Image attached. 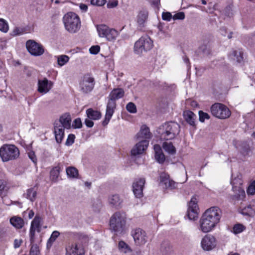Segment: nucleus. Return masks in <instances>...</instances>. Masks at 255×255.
<instances>
[{"mask_svg": "<svg viewBox=\"0 0 255 255\" xmlns=\"http://www.w3.org/2000/svg\"><path fill=\"white\" fill-rule=\"evenodd\" d=\"M22 243V240H14L13 246L15 249L18 248Z\"/></svg>", "mask_w": 255, "mask_h": 255, "instance_id": "obj_56", "label": "nucleus"}, {"mask_svg": "<svg viewBox=\"0 0 255 255\" xmlns=\"http://www.w3.org/2000/svg\"><path fill=\"white\" fill-rule=\"evenodd\" d=\"M95 80L94 78L89 75H85L80 81V91L83 94H88L93 90Z\"/></svg>", "mask_w": 255, "mask_h": 255, "instance_id": "obj_9", "label": "nucleus"}, {"mask_svg": "<svg viewBox=\"0 0 255 255\" xmlns=\"http://www.w3.org/2000/svg\"><path fill=\"white\" fill-rule=\"evenodd\" d=\"M180 132V126L175 122H168L160 126L157 129L160 139L168 140L174 139Z\"/></svg>", "mask_w": 255, "mask_h": 255, "instance_id": "obj_2", "label": "nucleus"}, {"mask_svg": "<svg viewBox=\"0 0 255 255\" xmlns=\"http://www.w3.org/2000/svg\"><path fill=\"white\" fill-rule=\"evenodd\" d=\"M7 231V229L6 227L0 226V236L4 234Z\"/></svg>", "mask_w": 255, "mask_h": 255, "instance_id": "obj_59", "label": "nucleus"}, {"mask_svg": "<svg viewBox=\"0 0 255 255\" xmlns=\"http://www.w3.org/2000/svg\"><path fill=\"white\" fill-rule=\"evenodd\" d=\"M26 47L28 51L35 56H39L44 52V49L42 45L37 43L33 40H28L26 43Z\"/></svg>", "mask_w": 255, "mask_h": 255, "instance_id": "obj_10", "label": "nucleus"}, {"mask_svg": "<svg viewBox=\"0 0 255 255\" xmlns=\"http://www.w3.org/2000/svg\"><path fill=\"white\" fill-rule=\"evenodd\" d=\"M10 223L17 229H21L24 224L23 220L19 217L13 216L10 219Z\"/></svg>", "mask_w": 255, "mask_h": 255, "instance_id": "obj_27", "label": "nucleus"}, {"mask_svg": "<svg viewBox=\"0 0 255 255\" xmlns=\"http://www.w3.org/2000/svg\"><path fill=\"white\" fill-rule=\"evenodd\" d=\"M80 8L81 10L83 11H86L88 8V7L85 4H81L80 5Z\"/></svg>", "mask_w": 255, "mask_h": 255, "instance_id": "obj_60", "label": "nucleus"}, {"mask_svg": "<svg viewBox=\"0 0 255 255\" xmlns=\"http://www.w3.org/2000/svg\"><path fill=\"white\" fill-rule=\"evenodd\" d=\"M37 192L34 188H31L27 190L24 194L25 197L30 201L33 202L36 199Z\"/></svg>", "mask_w": 255, "mask_h": 255, "instance_id": "obj_33", "label": "nucleus"}, {"mask_svg": "<svg viewBox=\"0 0 255 255\" xmlns=\"http://www.w3.org/2000/svg\"><path fill=\"white\" fill-rule=\"evenodd\" d=\"M131 150V154L136 155L142 154L147 148L149 141L148 140H140Z\"/></svg>", "mask_w": 255, "mask_h": 255, "instance_id": "obj_18", "label": "nucleus"}, {"mask_svg": "<svg viewBox=\"0 0 255 255\" xmlns=\"http://www.w3.org/2000/svg\"><path fill=\"white\" fill-rule=\"evenodd\" d=\"M91 2L93 5L102 6L105 3V0H91Z\"/></svg>", "mask_w": 255, "mask_h": 255, "instance_id": "obj_51", "label": "nucleus"}, {"mask_svg": "<svg viewBox=\"0 0 255 255\" xmlns=\"http://www.w3.org/2000/svg\"><path fill=\"white\" fill-rule=\"evenodd\" d=\"M96 28L99 36L105 38L109 41H115L119 35V32L117 30L105 24L97 25Z\"/></svg>", "mask_w": 255, "mask_h": 255, "instance_id": "obj_6", "label": "nucleus"}, {"mask_svg": "<svg viewBox=\"0 0 255 255\" xmlns=\"http://www.w3.org/2000/svg\"><path fill=\"white\" fill-rule=\"evenodd\" d=\"M247 192L249 195H254L255 194V180L250 185Z\"/></svg>", "mask_w": 255, "mask_h": 255, "instance_id": "obj_44", "label": "nucleus"}, {"mask_svg": "<svg viewBox=\"0 0 255 255\" xmlns=\"http://www.w3.org/2000/svg\"><path fill=\"white\" fill-rule=\"evenodd\" d=\"M126 109L128 112L131 113H135L136 112V106L133 103H128L126 106Z\"/></svg>", "mask_w": 255, "mask_h": 255, "instance_id": "obj_40", "label": "nucleus"}, {"mask_svg": "<svg viewBox=\"0 0 255 255\" xmlns=\"http://www.w3.org/2000/svg\"><path fill=\"white\" fill-rule=\"evenodd\" d=\"M151 137V133L149 128L145 125L141 126L139 131L136 134L138 140H147Z\"/></svg>", "mask_w": 255, "mask_h": 255, "instance_id": "obj_20", "label": "nucleus"}, {"mask_svg": "<svg viewBox=\"0 0 255 255\" xmlns=\"http://www.w3.org/2000/svg\"><path fill=\"white\" fill-rule=\"evenodd\" d=\"M60 233L58 231H55L53 232L50 238L49 239H56L60 236Z\"/></svg>", "mask_w": 255, "mask_h": 255, "instance_id": "obj_54", "label": "nucleus"}, {"mask_svg": "<svg viewBox=\"0 0 255 255\" xmlns=\"http://www.w3.org/2000/svg\"><path fill=\"white\" fill-rule=\"evenodd\" d=\"M19 30L18 29H15L13 31V35H16L19 34L18 31Z\"/></svg>", "mask_w": 255, "mask_h": 255, "instance_id": "obj_64", "label": "nucleus"}, {"mask_svg": "<svg viewBox=\"0 0 255 255\" xmlns=\"http://www.w3.org/2000/svg\"><path fill=\"white\" fill-rule=\"evenodd\" d=\"M60 170V167L59 166H56L51 169L50 172V179L51 181L57 182Z\"/></svg>", "mask_w": 255, "mask_h": 255, "instance_id": "obj_30", "label": "nucleus"}, {"mask_svg": "<svg viewBox=\"0 0 255 255\" xmlns=\"http://www.w3.org/2000/svg\"><path fill=\"white\" fill-rule=\"evenodd\" d=\"M86 115L87 118L92 120H99L102 116L100 112L96 110H94L91 108L88 109L86 110Z\"/></svg>", "mask_w": 255, "mask_h": 255, "instance_id": "obj_28", "label": "nucleus"}, {"mask_svg": "<svg viewBox=\"0 0 255 255\" xmlns=\"http://www.w3.org/2000/svg\"><path fill=\"white\" fill-rule=\"evenodd\" d=\"M183 115L185 120L187 123L192 126L195 125V121L196 116L192 112L190 111H184Z\"/></svg>", "mask_w": 255, "mask_h": 255, "instance_id": "obj_26", "label": "nucleus"}, {"mask_svg": "<svg viewBox=\"0 0 255 255\" xmlns=\"http://www.w3.org/2000/svg\"><path fill=\"white\" fill-rule=\"evenodd\" d=\"M162 148L165 152L170 154H175L176 151V148L171 142H164L162 144Z\"/></svg>", "mask_w": 255, "mask_h": 255, "instance_id": "obj_31", "label": "nucleus"}, {"mask_svg": "<svg viewBox=\"0 0 255 255\" xmlns=\"http://www.w3.org/2000/svg\"><path fill=\"white\" fill-rule=\"evenodd\" d=\"M130 235L133 239H144L147 237L145 231L140 228H135L132 230Z\"/></svg>", "mask_w": 255, "mask_h": 255, "instance_id": "obj_24", "label": "nucleus"}, {"mask_svg": "<svg viewBox=\"0 0 255 255\" xmlns=\"http://www.w3.org/2000/svg\"><path fill=\"white\" fill-rule=\"evenodd\" d=\"M119 249L121 252L125 254L131 252V249L129 246L122 240L119 243Z\"/></svg>", "mask_w": 255, "mask_h": 255, "instance_id": "obj_35", "label": "nucleus"}, {"mask_svg": "<svg viewBox=\"0 0 255 255\" xmlns=\"http://www.w3.org/2000/svg\"><path fill=\"white\" fill-rule=\"evenodd\" d=\"M199 120L201 122H204L205 120L210 119V116L208 114L203 112L202 111L199 112Z\"/></svg>", "mask_w": 255, "mask_h": 255, "instance_id": "obj_41", "label": "nucleus"}, {"mask_svg": "<svg viewBox=\"0 0 255 255\" xmlns=\"http://www.w3.org/2000/svg\"><path fill=\"white\" fill-rule=\"evenodd\" d=\"M155 158L156 160L159 163H162L165 160V155L162 151L155 154Z\"/></svg>", "mask_w": 255, "mask_h": 255, "instance_id": "obj_39", "label": "nucleus"}, {"mask_svg": "<svg viewBox=\"0 0 255 255\" xmlns=\"http://www.w3.org/2000/svg\"><path fill=\"white\" fill-rule=\"evenodd\" d=\"M153 46V41L147 35L141 36L137 40L134 46L135 53L140 55L143 52H146L152 49Z\"/></svg>", "mask_w": 255, "mask_h": 255, "instance_id": "obj_7", "label": "nucleus"}, {"mask_svg": "<svg viewBox=\"0 0 255 255\" xmlns=\"http://www.w3.org/2000/svg\"><path fill=\"white\" fill-rule=\"evenodd\" d=\"M8 30V25L6 21L3 19L0 18V30L3 32H7Z\"/></svg>", "mask_w": 255, "mask_h": 255, "instance_id": "obj_37", "label": "nucleus"}, {"mask_svg": "<svg viewBox=\"0 0 255 255\" xmlns=\"http://www.w3.org/2000/svg\"><path fill=\"white\" fill-rule=\"evenodd\" d=\"M159 184L165 189H173L177 187V183L170 179L169 176L166 173H161L160 175Z\"/></svg>", "mask_w": 255, "mask_h": 255, "instance_id": "obj_14", "label": "nucleus"}, {"mask_svg": "<svg viewBox=\"0 0 255 255\" xmlns=\"http://www.w3.org/2000/svg\"><path fill=\"white\" fill-rule=\"evenodd\" d=\"M52 87L53 82L45 78L38 80L37 91L43 95L45 94L51 89Z\"/></svg>", "mask_w": 255, "mask_h": 255, "instance_id": "obj_17", "label": "nucleus"}, {"mask_svg": "<svg viewBox=\"0 0 255 255\" xmlns=\"http://www.w3.org/2000/svg\"><path fill=\"white\" fill-rule=\"evenodd\" d=\"M239 199L243 200L245 197V192L244 190L240 188L239 189Z\"/></svg>", "mask_w": 255, "mask_h": 255, "instance_id": "obj_55", "label": "nucleus"}, {"mask_svg": "<svg viewBox=\"0 0 255 255\" xmlns=\"http://www.w3.org/2000/svg\"><path fill=\"white\" fill-rule=\"evenodd\" d=\"M28 212V218L31 219L34 215V213L32 210L27 211Z\"/></svg>", "mask_w": 255, "mask_h": 255, "instance_id": "obj_61", "label": "nucleus"}, {"mask_svg": "<svg viewBox=\"0 0 255 255\" xmlns=\"http://www.w3.org/2000/svg\"><path fill=\"white\" fill-rule=\"evenodd\" d=\"M162 17L163 20L169 21L173 18V16L169 12H163L162 14Z\"/></svg>", "mask_w": 255, "mask_h": 255, "instance_id": "obj_46", "label": "nucleus"}, {"mask_svg": "<svg viewBox=\"0 0 255 255\" xmlns=\"http://www.w3.org/2000/svg\"><path fill=\"white\" fill-rule=\"evenodd\" d=\"M148 11L142 10L139 11L137 16V22L141 26H143L148 17Z\"/></svg>", "mask_w": 255, "mask_h": 255, "instance_id": "obj_29", "label": "nucleus"}, {"mask_svg": "<svg viewBox=\"0 0 255 255\" xmlns=\"http://www.w3.org/2000/svg\"><path fill=\"white\" fill-rule=\"evenodd\" d=\"M59 124L63 126V127L66 129H70L71 128V118L69 113L63 114L59 118Z\"/></svg>", "mask_w": 255, "mask_h": 255, "instance_id": "obj_22", "label": "nucleus"}, {"mask_svg": "<svg viewBox=\"0 0 255 255\" xmlns=\"http://www.w3.org/2000/svg\"><path fill=\"white\" fill-rule=\"evenodd\" d=\"M126 222V217L124 214L116 212L111 217L110 228L117 235H122L125 232Z\"/></svg>", "mask_w": 255, "mask_h": 255, "instance_id": "obj_3", "label": "nucleus"}, {"mask_svg": "<svg viewBox=\"0 0 255 255\" xmlns=\"http://www.w3.org/2000/svg\"><path fill=\"white\" fill-rule=\"evenodd\" d=\"M241 213L243 215L254 217L255 215V208H254L251 205H249L243 208Z\"/></svg>", "mask_w": 255, "mask_h": 255, "instance_id": "obj_32", "label": "nucleus"}, {"mask_svg": "<svg viewBox=\"0 0 255 255\" xmlns=\"http://www.w3.org/2000/svg\"><path fill=\"white\" fill-rule=\"evenodd\" d=\"M197 202V198L193 197L188 204L187 216L191 220H195L198 218L199 208Z\"/></svg>", "mask_w": 255, "mask_h": 255, "instance_id": "obj_11", "label": "nucleus"}, {"mask_svg": "<svg viewBox=\"0 0 255 255\" xmlns=\"http://www.w3.org/2000/svg\"><path fill=\"white\" fill-rule=\"evenodd\" d=\"M221 211L217 207L207 209L200 219V228L202 231L207 233L212 231L219 222Z\"/></svg>", "mask_w": 255, "mask_h": 255, "instance_id": "obj_1", "label": "nucleus"}, {"mask_svg": "<svg viewBox=\"0 0 255 255\" xmlns=\"http://www.w3.org/2000/svg\"><path fill=\"white\" fill-rule=\"evenodd\" d=\"M145 183L144 178H138L132 183V191L136 198H140L143 196V190Z\"/></svg>", "mask_w": 255, "mask_h": 255, "instance_id": "obj_12", "label": "nucleus"}, {"mask_svg": "<svg viewBox=\"0 0 255 255\" xmlns=\"http://www.w3.org/2000/svg\"><path fill=\"white\" fill-rule=\"evenodd\" d=\"M100 50V47L99 45L92 46L89 49L90 52L93 54H97Z\"/></svg>", "mask_w": 255, "mask_h": 255, "instance_id": "obj_50", "label": "nucleus"}, {"mask_svg": "<svg viewBox=\"0 0 255 255\" xmlns=\"http://www.w3.org/2000/svg\"><path fill=\"white\" fill-rule=\"evenodd\" d=\"M87 235L81 233H73V238L78 239H84L88 238Z\"/></svg>", "mask_w": 255, "mask_h": 255, "instance_id": "obj_47", "label": "nucleus"}, {"mask_svg": "<svg viewBox=\"0 0 255 255\" xmlns=\"http://www.w3.org/2000/svg\"><path fill=\"white\" fill-rule=\"evenodd\" d=\"M1 182V181H0V191L3 190L5 187V184Z\"/></svg>", "mask_w": 255, "mask_h": 255, "instance_id": "obj_62", "label": "nucleus"}, {"mask_svg": "<svg viewBox=\"0 0 255 255\" xmlns=\"http://www.w3.org/2000/svg\"><path fill=\"white\" fill-rule=\"evenodd\" d=\"M67 175L69 178H75L78 176V171L74 167L69 166L66 170Z\"/></svg>", "mask_w": 255, "mask_h": 255, "instance_id": "obj_34", "label": "nucleus"}, {"mask_svg": "<svg viewBox=\"0 0 255 255\" xmlns=\"http://www.w3.org/2000/svg\"><path fill=\"white\" fill-rule=\"evenodd\" d=\"M185 17V14L183 12H179L173 15V19L174 20H183Z\"/></svg>", "mask_w": 255, "mask_h": 255, "instance_id": "obj_45", "label": "nucleus"}, {"mask_svg": "<svg viewBox=\"0 0 255 255\" xmlns=\"http://www.w3.org/2000/svg\"><path fill=\"white\" fill-rule=\"evenodd\" d=\"M19 151L13 144H4L0 148V157L3 162H7L17 159Z\"/></svg>", "mask_w": 255, "mask_h": 255, "instance_id": "obj_5", "label": "nucleus"}, {"mask_svg": "<svg viewBox=\"0 0 255 255\" xmlns=\"http://www.w3.org/2000/svg\"><path fill=\"white\" fill-rule=\"evenodd\" d=\"M125 91L122 88L114 89L110 93L109 98V99L115 101L117 100L121 99L124 97Z\"/></svg>", "mask_w": 255, "mask_h": 255, "instance_id": "obj_23", "label": "nucleus"}, {"mask_svg": "<svg viewBox=\"0 0 255 255\" xmlns=\"http://www.w3.org/2000/svg\"><path fill=\"white\" fill-rule=\"evenodd\" d=\"M154 150L155 154L159 153L162 151L161 147L158 144H155L154 145Z\"/></svg>", "mask_w": 255, "mask_h": 255, "instance_id": "obj_57", "label": "nucleus"}, {"mask_svg": "<svg viewBox=\"0 0 255 255\" xmlns=\"http://www.w3.org/2000/svg\"><path fill=\"white\" fill-rule=\"evenodd\" d=\"M211 112L213 116L220 119H226L231 115L228 107L221 103L213 104L211 107Z\"/></svg>", "mask_w": 255, "mask_h": 255, "instance_id": "obj_8", "label": "nucleus"}, {"mask_svg": "<svg viewBox=\"0 0 255 255\" xmlns=\"http://www.w3.org/2000/svg\"><path fill=\"white\" fill-rule=\"evenodd\" d=\"M75 136L74 134H69L68 136V138L66 141V144L67 145H72L74 142L75 139Z\"/></svg>", "mask_w": 255, "mask_h": 255, "instance_id": "obj_48", "label": "nucleus"}, {"mask_svg": "<svg viewBox=\"0 0 255 255\" xmlns=\"http://www.w3.org/2000/svg\"><path fill=\"white\" fill-rule=\"evenodd\" d=\"M118 0H109L107 3V6L108 8H114L118 5Z\"/></svg>", "mask_w": 255, "mask_h": 255, "instance_id": "obj_49", "label": "nucleus"}, {"mask_svg": "<svg viewBox=\"0 0 255 255\" xmlns=\"http://www.w3.org/2000/svg\"><path fill=\"white\" fill-rule=\"evenodd\" d=\"M66 255H85L83 245L81 243H73L66 248Z\"/></svg>", "mask_w": 255, "mask_h": 255, "instance_id": "obj_13", "label": "nucleus"}, {"mask_svg": "<svg viewBox=\"0 0 255 255\" xmlns=\"http://www.w3.org/2000/svg\"><path fill=\"white\" fill-rule=\"evenodd\" d=\"M116 107V103L115 101L109 99L107 105L106 113L105 119L103 122V125L105 126L107 125L110 122Z\"/></svg>", "mask_w": 255, "mask_h": 255, "instance_id": "obj_16", "label": "nucleus"}, {"mask_svg": "<svg viewBox=\"0 0 255 255\" xmlns=\"http://www.w3.org/2000/svg\"><path fill=\"white\" fill-rule=\"evenodd\" d=\"M85 124L86 126L88 128H92L94 126V123L92 121V120L88 118L86 119L85 120Z\"/></svg>", "mask_w": 255, "mask_h": 255, "instance_id": "obj_53", "label": "nucleus"}, {"mask_svg": "<svg viewBox=\"0 0 255 255\" xmlns=\"http://www.w3.org/2000/svg\"><path fill=\"white\" fill-rule=\"evenodd\" d=\"M62 235H64L63 238H73V233L72 232H66L62 233Z\"/></svg>", "mask_w": 255, "mask_h": 255, "instance_id": "obj_58", "label": "nucleus"}, {"mask_svg": "<svg viewBox=\"0 0 255 255\" xmlns=\"http://www.w3.org/2000/svg\"><path fill=\"white\" fill-rule=\"evenodd\" d=\"M82 124L81 120L80 118H77L74 120L71 127H72L74 128H82Z\"/></svg>", "mask_w": 255, "mask_h": 255, "instance_id": "obj_42", "label": "nucleus"}, {"mask_svg": "<svg viewBox=\"0 0 255 255\" xmlns=\"http://www.w3.org/2000/svg\"><path fill=\"white\" fill-rule=\"evenodd\" d=\"M123 202V199L118 194L111 195L108 198L109 205L116 209H119L122 207Z\"/></svg>", "mask_w": 255, "mask_h": 255, "instance_id": "obj_19", "label": "nucleus"}, {"mask_svg": "<svg viewBox=\"0 0 255 255\" xmlns=\"http://www.w3.org/2000/svg\"><path fill=\"white\" fill-rule=\"evenodd\" d=\"M28 155L29 158L32 160V161L33 163H36L37 162L36 156L35 154V153L33 151H29L28 153Z\"/></svg>", "mask_w": 255, "mask_h": 255, "instance_id": "obj_52", "label": "nucleus"}, {"mask_svg": "<svg viewBox=\"0 0 255 255\" xmlns=\"http://www.w3.org/2000/svg\"><path fill=\"white\" fill-rule=\"evenodd\" d=\"M64 128L62 125L58 123H55L54 134L56 141L60 143L61 142L64 135Z\"/></svg>", "mask_w": 255, "mask_h": 255, "instance_id": "obj_21", "label": "nucleus"}, {"mask_svg": "<svg viewBox=\"0 0 255 255\" xmlns=\"http://www.w3.org/2000/svg\"><path fill=\"white\" fill-rule=\"evenodd\" d=\"M65 28L71 33L77 32L80 28L81 22L79 16L73 12L65 14L63 17Z\"/></svg>", "mask_w": 255, "mask_h": 255, "instance_id": "obj_4", "label": "nucleus"}, {"mask_svg": "<svg viewBox=\"0 0 255 255\" xmlns=\"http://www.w3.org/2000/svg\"><path fill=\"white\" fill-rule=\"evenodd\" d=\"M69 60V57L66 55H61L57 57V63L59 66H62Z\"/></svg>", "mask_w": 255, "mask_h": 255, "instance_id": "obj_36", "label": "nucleus"}, {"mask_svg": "<svg viewBox=\"0 0 255 255\" xmlns=\"http://www.w3.org/2000/svg\"><path fill=\"white\" fill-rule=\"evenodd\" d=\"M233 54L235 57V60H236L238 62H241L242 61V53L240 51H235L233 52Z\"/></svg>", "mask_w": 255, "mask_h": 255, "instance_id": "obj_43", "label": "nucleus"}, {"mask_svg": "<svg viewBox=\"0 0 255 255\" xmlns=\"http://www.w3.org/2000/svg\"><path fill=\"white\" fill-rule=\"evenodd\" d=\"M228 255H240L239 253H234L233 252H230Z\"/></svg>", "mask_w": 255, "mask_h": 255, "instance_id": "obj_63", "label": "nucleus"}, {"mask_svg": "<svg viewBox=\"0 0 255 255\" xmlns=\"http://www.w3.org/2000/svg\"><path fill=\"white\" fill-rule=\"evenodd\" d=\"M245 229V227L242 224H236L235 225L233 229L234 233L239 234L242 232Z\"/></svg>", "mask_w": 255, "mask_h": 255, "instance_id": "obj_38", "label": "nucleus"}, {"mask_svg": "<svg viewBox=\"0 0 255 255\" xmlns=\"http://www.w3.org/2000/svg\"><path fill=\"white\" fill-rule=\"evenodd\" d=\"M41 218L38 216H36L32 221L30 228V237L31 239H33L36 237V234L39 233L41 230L40 223Z\"/></svg>", "mask_w": 255, "mask_h": 255, "instance_id": "obj_15", "label": "nucleus"}, {"mask_svg": "<svg viewBox=\"0 0 255 255\" xmlns=\"http://www.w3.org/2000/svg\"><path fill=\"white\" fill-rule=\"evenodd\" d=\"M216 240H202L201 246L202 248L206 251L213 250L216 246Z\"/></svg>", "mask_w": 255, "mask_h": 255, "instance_id": "obj_25", "label": "nucleus"}]
</instances>
